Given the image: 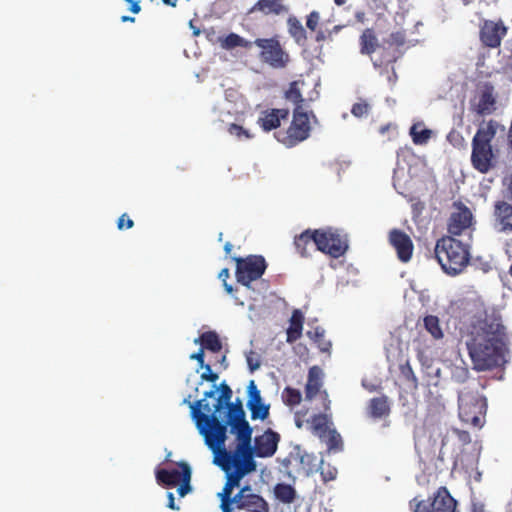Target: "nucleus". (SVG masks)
Returning <instances> with one entry per match:
<instances>
[{
    "label": "nucleus",
    "mask_w": 512,
    "mask_h": 512,
    "mask_svg": "<svg viewBox=\"0 0 512 512\" xmlns=\"http://www.w3.org/2000/svg\"><path fill=\"white\" fill-rule=\"evenodd\" d=\"M232 434L236 436L234 448L228 449L225 445V426L216 423L211 430L204 428L206 432L205 444L214 454V464L225 472L226 481L222 491L217 494L220 500V509L228 512L229 502L234 498L233 490L240 487L241 480L248 474L255 472L257 464L252 459L249 443L252 435V427L243 419L240 412H232Z\"/></svg>",
    "instance_id": "obj_1"
},
{
    "label": "nucleus",
    "mask_w": 512,
    "mask_h": 512,
    "mask_svg": "<svg viewBox=\"0 0 512 512\" xmlns=\"http://www.w3.org/2000/svg\"><path fill=\"white\" fill-rule=\"evenodd\" d=\"M466 347L477 372L502 369L509 362V340L500 317L486 316L478 320L472 327Z\"/></svg>",
    "instance_id": "obj_2"
},
{
    "label": "nucleus",
    "mask_w": 512,
    "mask_h": 512,
    "mask_svg": "<svg viewBox=\"0 0 512 512\" xmlns=\"http://www.w3.org/2000/svg\"><path fill=\"white\" fill-rule=\"evenodd\" d=\"M214 388L216 387L214 386ZM218 389L220 390V395L214 405L212 414H206L201 410L203 409L206 412L211 411L209 404L203 402L207 398L214 397L216 389L206 391L204 393L203 399L197 400L194 403H190L192 417L195 420L199 433L204 438L206 435L204 428L212 430L214 426H216V423L225 426V436H227L228 427L230 428L229 432L232 434V412H240L243 416V419L246 420L241 399L237 398L235 402H231L233 392L229 385L226 384V382H222Z\"/></svg>",
    "instance_id": "obj_3"
},
{
    "label": "nucleus",
    "mask_w": 512,
    "mask_h": 512,
    "mask_svg": "<svg viewBox=\"0 0 512 512\" xmlns=\"http://www.w3.org/2000/svg\"><path fill=\"white\" fill-rule=\"evenodd\" d=\"M486 381L473 378L458 391V414L462 422L473 427L483 425L487 412V398L482 393Z\"/></svg>",
    "instance_id": "obj_4"
},
{
    "label": "nucleus",
    "mask_w": 512,
    "mask_h": 512,
    "mask_svg": "<svg viewBox=\"0 0 512 512\" xmlns=\"http://www.w3.org/2000/svg\"><path fill=\"white\" fill-rule=\"evenodd\" d=\"M497 128L498 123L494 120L483 122L472 139L471 164L482 174L488 173L497 165V152L492 147Z\"/></svg>",
    "instance_id": "obj_5"
},
{
    "label": "nucleus",
    "mask_w": 512,
    "mask_h": 512,
    "mask_svg": "<svg viewBox=\"0 0 512 512\" xmlns=\"http://www.w3.org/2000/svg\"><path fill=\"white\" fill-rule=\"evenodd\" d=\"M434 253L442 270L450 276L463 272L470 261L469 247L452 236L438 239Z\"/></svg>",
    "instance_id": "obj_6"
},
{
    "label": "nucleus",
    "mask_w": 512,
    "mask_h": 512,
    "mask_svg": "<svg viewBox=\"0 0 512 512\" xmlns=\"http://www.w3.org/2000/svg\"><path fill=\"white\" fill-rule=\"evenodd\" d=\"M311 132L309 116L298 106L293 110V118L289 127L285 130H278L274 136L278 142L288 148H292L306 140Z\"/></svg>",
    "instance_id": "obj_7"
},
{
    "label": "nucleus",
    "mask_w": 512,
    "mask_h": 512,
    "mask_svg": "<svg viewBox=\"0 0 512 512\" xmlns=\"http://www.w3.org/2000/svg\"><path fill=\"white\" fill-rule=\"evenodd\" d=\"M228 512H270L269 503L255 493L249 485H245L234 494L229 502ZM222 512H227L221 509Z\"/></svg>",
    "instance_id": "obj_8"
},
{
    "label": "nucleus",
    "mask_w": 512,
    "mask_h": 512,
    "mask_svg": "<svg viewBox=\"0 0 512 512\" xmlns=\"http://www.w3.org/2000/svg\"><path fill=\"white\" fill-rule=\"evenodd\" d=\"M233 260L236 262L237 281L246 287H250L253 281L261 278L267 268L265 258L261 255L234 257Z\"/></svg>",
    "instance_id": "obj_9"
},
{
    "label": "nucleus",
    "mask_w": 512,
    "mask_h": 512,
    "mask_svg": "<svg viewBox=\"0 0 512 512\" xmlns=\"http://www.w3.org/2000/svg\"><path fill=\"white\" fill-rule=\"evenodd\" d=\"M409 504L414 512H454L457 502L448 489L442 486L437 489L432 498L427 500L413 498Z\"/></svg>",
    "instance_id": "obj_10"
},
{
    "label": "nucleus",
    "mask_w": 512,
    "mask_h": 512,
    "mask_svg": "<svg viewBox=\"0 0 512 512\" xmlns=\"http://www.w3.org/2000/svg\"><path fill=\"white\" fill-rule=\"evenodd\" d=\"M253 44L261 50L260 59L273 68H284L290 61L288 53L284 51L276 37L257 38Z\"/></svg>",
    "instance_id": "obj_11"
},
{
    "label": "nucleus",
    "mask_w": 512,
    "mask_h": 512,
    "mask_svg": "<svg viewBox=\"0 0 512 512\" xmlns=\"http://www.w3.org/2000/svg\"><path fill=\"white\" fill-rule=\"evenodd\" d=\"M315 246L317 250L333 258L341 257L348 248L346 241L338 233L330 229H316Z\"/></svg>",
    "instance_id": "obj_12"
},
{
    "label": "nucleus",
    "mask_w": 512,
    "mask_h": 512,
    "mask_svg": "<svg viewBox=\"0 0 512 512\" xmlns=\"http://www.w3.org/2000/svg\"><path fill=\"white\" fill-rule=\"evenodd\" d=\"M507 34V27L499 20L498 22L492 20H484L480 26L479 38L481 43L488 48H498L501 45L502 39Z\"/></svg>",
    "instance_id": "obj_13"
},
{
    "label": "nucleus",
    "mask_w": 512,
    "mask_h": 512,
    "mask_svg": "<svg viewBox=\"0 0 512 512\" xmlns=\"http://www.w3.org/2000/svg\"><path fill=\"white\" fill-rule=\"evenodd\" d=\"M279 441L280 435L271 429H267L262 435L255 437L254 446L249 443L252 459H254V456L259 458L273 456L277 450ZM250 442H252V439Z\"/></svg>",
    "instance_id": "obj_14"
},
{
    "label": "nucleus",
    "mask_w": 512,
    "mask_h": 512,
    "mask_svg": "<svg viewBox=\"0 0 512 512\" xmlns=\"http://www.w3.org/2000/svg\"><path fill=\"white\" fill-rule=\"evenodd\" d=\"M388 241L396 251L399 261L407 263L411 260L414 244L407 233L398 228L391 229L388 234Z\"/></svg>",
    "instance_id": "obj_15"
},
{
    "label": "nucleus",
    "mask_w": 512,
    "mask_h": 512,
    "mask_svg": "<svg viewBox=\"0 0 512 512\" xmlns=\"http://www.w3.org/2000/svg\"><path fill=\"white\" fill-rule=\"evenodd\" d=\"M453 206L455 210L448 220V232L458 236L471 227L473 215L470 209L461 202H455Z\"/></svg>",
    "instance_id": "obj_16"
},
{
    "label": "nucleus",
    "mask_w": 512,
    "mask_h": 512,
    "mask_svg": "<svg viewBox=\"0 0 512 512\" xmlns=\"http://www.w3.org/2000/svg\"><path fill=\"white\" fill-rule=\"evenodd\" d=\"M288 117L289 110L287 108L266 109L260 113L257 123L263 131L269 132L279 128L281 121L287 120Z\"/></svg>",
    "instance_id": "obj_17"
},
{
    "label": "nucleus",
    "mask_w": 512,
    "mask_h": 512,
    "mask_svg": "<svg viewBox=\"0 0 512 512\" xmlns=\"http://www.w3.org/2000/svg\"><path fill=\"white\" fill-rule=\"evenodd\" d=\"M311 455L307 453H301L300 451L291 452L284 460L283 466L287 470L288 474H291L294 468V472L302 475H309L311 472Z\"/></svg>",
    "instance_id": "obj_18"
},
{
    "label": "nucleus",
    "mask_w": 512,
    "mask_h": 512,
    "mask_svg": "<svg viewBox=\"0 0 512 512\" xmlns=\"http://www.w3.org/2000/svg\"><path fill=\"white\" fill-rule=\"evenodd\" d=\"M288 12L284 0H258L247 12L248 15L260 13L262 16L281 15Z\"/></svg>",
    "instance_id": "obj_19"
},
{
    "label": "nucleus",
    "mask_w": 512,
    "mask_h": 512,
    "mask_svg": "<svg viewBox=\"0 0 512 512\" xmlns=\"http://www.w3.org/2000/svg\"><path fill=\"white\" fill-rule=\"evenodd\" d=\"M496 100L493 88L486 87L479 95L478 101L471 103V109L480 116L489 115L495 110Z\"/></svg>",
    "instance_id": "obj_20"
},
{
    "label": "nucleus",
    "mask_w": 512,
    "mask_h": 512,
    "mask_svg": "<svg viewBox=\"0 0 512 512\" xmlns=\"http://www.w3.org/2000/svg\"><path fill=\"white\" fill-rule=\"evenodd\" d=\"M180 471L177 469H158L156 471V480L160 485L165 487H174L179 484L184 478V467L189 466L186 462L178 464Z\"/></svg>",
    "instance_id": "obj_21"
},
{
    "label": "nucleus",
    "mask_w": 512,
    "mask_h": 512,
    "mask_svg": "<svg viewBox=\"0 0 512 512\" xmlns=\"http://www.w3.org/2000/svg\"><path fill=\"white\" fill-rule=\"evenodd\" d=\"M323 371L319 366H312L308 371V379L305 385V398L311 401L322 387Z\"/></svg>",
    "instance_id": "obj_22"
},
{
    "label": "nucleus",
    "mask_w": 512,
    "mask_h": 512,
    "mask_svg": "<svg viewBox=\"0 0 512 512\" xmlns=\"http://www.w3.org/2000/svg\"><path fill=\"white\" fill-rule=\"evenodd\" d=\"M494 216L501 225L502 231H512V205L505 201H497L494 206Z\"/></svg>",
    "instance_id": "obj_23"
},
{
    "label": "nucleus",
    "mask_w": 512,
    "mask_h": 512,
    "mask_svg": "<svg viewBox=\"0 0 512 512\" xmlns=\"http://www.w3.org/2000/svg\"><path fill=\"white\" fill-rule=\"evenodd\" d=\"M304 323V315L299 309H295L292 312L291 318L289 320V327L286 331L287 338L286 341L288 343H294L302 336Z\"/></svg>",
    "instance_id": "obj_24"
},
{
    "label": "nucleus",
    "mask_w": 512,
    "mask_h": 512,
    "mask_svg": "<svg viewBox=\"0 0 512 512\" xmlns=\"http://www.w3.org/2000/svg\"><path fill=\"white\" fill-rule=\"evenodd\" d=\"M390 405L388 402V397L382 395L380 397L372 398L368 404V413L370 417L374 419H380L382 417H386L390 414Z\"/></svg>",
    "instance_id": "obj_25"
},
{
    "label": "nucleus",
    "mask_w": 512,
    "mask_h": 512,
    "mask_svg": "<svg viewBox=\"0 0 512 512\" xmlns=\"http://www.w3.org/2000/svg\"><path fill=\"white\" fill-rule=\"evenodd\" d=\"M316 239V230L307 229L303 231L300 235L296 236L294 239V245L297 252L302 257H307L309 255V247L315 245Z\"/></svg>",
    "instance_id": "obj_26"
},
{
    "label": "nucleus",
    "mask_w": 512,
    "mask_h": 512,
    "mask_svg": "<svg viewBox=\"0 0 512 512\" xmlns=\"http://www.w3.org/2000/svg\"><path fill=\"white\" fill-rule=\"evenodd\" d=\"M218 42L220 43L221 48L225 50H232L237 47L250 49L253 45V42L246 40L245 38L233 32L224 37H219Z\"/></svg>",
    "instance_id": "obj_27"
},
{
    "label": "nucleus",
    "mask_w": 512,
    "mask_h": 512,
    "mask_svg": "<svg viewBox=\"0 0 512 512\" xmlns=\"http://www.w3.org/2000/svg\"><path fill=\"white\" fill-rule=\"evenodd\" d=\"M195 343H200L203 350L207 349L214 353H217L222 349V343L215 331L202 333L198 339H195Z\"/></svg>",
    "instance_id": "obj_28"
},
{
    "label": "nucleus",
    "mask_w": 512,
    "mask_h": 512,
    "mask_svg": "<svg viewBox=\"0 0 512 512\" xmlns=\"http://www.w3.org/2000/svg\"><path fill=\"white\" fill-rule=\"evenodd\" d=\"M360 52L361 54L371 55L376 51L378 39L373 29H365L360 36Z\"/></svg>",
    "instance_id": "obj_29"
},
{
    "label": "nucleus",
    "mask_w": 512,
    "mask_h": 512,
    "mask_svg": "<svg viewBox=\"0 0 512 512\" xmlns=\"http://www.w3.org/2000/svg\"><path fill=\"white\" fill-rule=\"evenodd\" d=\"M329 417L326 413L315 414L311 418V430L319 438L324 439L327 433L331 430L329 428Z\"/></svg>",
    "instance_id": "obj_30"
},
{
    "label": "nucleus",
    "mask_w": 512,
    "mask_h": 512,
    "mask_svg": "<svg viewBox=\"0 0 512 512\" xmlns=\"http://www.w3.org/2000/svg\"><path fill=\"white\" fill-rule=\"evenodd\" d=\"M274 493L276 498L286 504L292 503L296 498V491L295 489L285 483H279L274 488Z\"/></svg>",
    "instance_id": "obj_31"
},
{
    "label": "nucleus",
    "mask_w": 512,
    "mask_h": 512,
    "mask_svg": "<svg viewBox=\"0 0 512 512\" xmlns=\"http://www.w3.org/2000/svg\"><path fill=\"white\" fill-rule=\"evenodd\" d=\"M324 334V329L319 326L307 331V336L317 344L320 351L328 352L331 348V342L325 339Z\"/></svg>",
    "instance_id": "obj_32"
},
{
    "label": "nucleus",
    "mask_w": 512,
    "mask_h": 512,
    "mask_svg": "<svg viewBox=\"0 0 512 512\" xmlns=\"http://www.w3.org/2000/svg\"><path fill=\"white\" fill-rule=\"evenodd\" d=\"M410 135L414 144L423 145L431 138L432 131L430 129L423 128L422 124L417 123L410 128Z\"/></svg>",
    "instance_id": "obj_33"
},
{
    "label": "nucleus",
    "mask_w": 512,
    "mask_h": 512,
    "mask_svg": "<svg viewBox=\"0 0 512 512\" xmlns=\"http://www.w3.org/2000/svg\"><path fill=\"white\" fill-rule=\"evenodd\" d=\"M424 327L427 330V332L430 333V335L435 340H440L444 337L443 330L440 326V321L437 316L434 315H427L424 320Z\"/></svg>",
    "instance_id": "obj_34"
},
{
    "label": "nucleus",
    "mask_w": 512,
    "mask_h": 512,
    "mask_svg": "<svg viewBox=\"0 0 512 512\" xmlns=\"http://www.w3.org/2000/svg\"><path fill=\"white\" fill-rule=\"evenodd\" d=\"M472 379L473 378H470V371L467 366L454 365L451 368V380L454 383L461 384V385L465 386Z\"/></svg>",
    "instance_id": "obj_35"
},
{
    "label": "nucleus",
    "mask_w": 512,
    "mask_h": 512,
    "mask_svg": "<svg viewBox=\"0 0 512 512\" xmlns=\"http://www.w3.org/2000/svg\"><path fill=\"white\" fill-rule=\"evenodd\" d=\"M282 401L287 406H297L302 401V394L300 390L287 386L282 391Z\"/></svg>",
    "instance_id": "obj_36"
},
{
    "label": "nucleus",
    "mask_w": 512,
    "mask_h": 512,
    "mask_svg": "<svg viewBox=\"0 0 512 512\" xmlns=\"http://www.w3.org/2000/svg\"><path fill=\"white\" fill-rule=\"evenodd\" d=\"M285 98L296 104V107H302L304 99L299 88V82L293 81L290 83L288 90L285 92Z\"/></svg>",
    "instance_id": "obj_37"
},
{
    "label": "nucleus",
    "mask_w": 512,
    "mask_h": 512,
    "mask_svg": "<svg viewBox=\"0 0 512 512\" xmlns=\"http://www.w3.org/2000/svg\"><path fill=\"white\" fill-rule=\"evenodd\" d=\"M326 445L329 451H341L343 448V441L341 435L335 430H330L326 435Z\"/></svg>",
    "instance_id": "obj_38"
},
{
    "label": "nucleus",
    "mask_w": 512,
    "mask_h": 512,
    "mask_svg": "<svg viewBox=\"0 0 512 512\" xmlns=\"http://www.w3.org/2000/svg\"><path fill=\"white\" fill-rule=\"evenodd\" d=\"M400 373L402 377L411 383L413 389L418 388V379L412 369V366L409 360H406L405 363L401 364L399 367Z\"/></svg>",
    "instance_id": "obj_39"
},
{
    "label": "nucleus",
    "mask_w": 512,
    "mask_h": 512,
    "mask_svg": "<svg viewBox=\"0 0 512 512\" xmlns=\"http://www.w3.org/2000/svg\"><path fill=\"white\" fill-rule=\"evenodd\" d=\"M262 403L260 391L258 390L254 380H251L248 385V401L247 407L252 408L254 405Z\"/></svg>",
    "instance_id": "obj_40"
},
{
    "label": "nucleus",
    "mask_w": 512,
    "mask_h": 512,
    "mask_svg": "<svg viewBox=\"0 0 512 512\" xmlns=\"http://www.w3.org/2000/svg\"><path fill=\"white\" fill-rule=\"evenodd\" d=\"M320 475L322 477L323 482H329L335 480L338 474L336 467L330 465L329 463H325L321 461L319 466Z\"/></svg>",
    "instance_id": "obj_41"
},
{
    "label": "nucleus",
    "mask_w": 512,
    "mask_h": 512,
    "mask_svg": "<svg viewBox=\"0 0 512 512\" xmlns=\"http://www.w3.org/2000/svg\"><path fill=\"white\" fill-rule=\"evenodd\" d=\"M190 481H191V468H190V466H185L184 467V478L179 483L180 486L177 489L179 496L184 497L187 493H189L191 491Z\"/></svg>",
    "instance_id": "obj_42"
},
{
    "label": "nucleus",
    "mask_w": 512,
    "mask_h": 512,
    "mask_svg": "<svg viewBox=\"0 0 512 512\" xmlns=\"http://www.w3.org/2000/svg\"><path fill=\"white\" fill-rule=\"evenodd\" d=\"M269 409L270 406L263 403L254 405L252 408H249L251 412V418L253 420H265L269 416Z\"/></svg>",
    "instance_id": "obj_43"
},
{
    "label": "nucleus",
    "mask_w": 512,
    "mask_h": 512,
    "mask_svg": "<svg viewBox=\"0 0 512 512\" xmlns=\"http://www.w3.org/2000/svg\"><path fill=\"white\" fill-rule=\"evenodd\" d=\"M290 33L295 38L297 43L304 42L306 40V31L300 22L295 21L290 24Z\"/></svg>",
    "instance_id": "obj_44"
},
{
    "label": "nucleus",
    "mask_w": 512,
    "mask_h": 512,
    "mask_svg": "<svg viewBox=\"0 0 512 512\" xmlns=\"http://www.w3.org/2000/svg\"><path fill=\"white\" fill-rule=\"evenodd\" d=\"M369 111H370V105L365 100H361L360 102L353 104V106L351 108V113L357 118L367 116Z\"/></svg>",
    "instance_id": "obj_45"
},
{
    "label": "nucleus",
    "mask_w": 512,
    "mask_h": 512,
    "mask_svg": "<svg viewBox=\"0 0 512 512\" xmlns=\"http://www.w3.org/2000/svg\"><path fill=\"white\" fill-rule=\"evenodd\" d=\"M447 141L456 148H462L465 146V139L461 132L456 129H452L447 135Z\"/></svg>",
    "instance_id": "obj_46"
},
{
    "label": "nucleus",
    "mask_w": 512,
    "mask_h": 512,
    "mask_svg": "<svg viewBox=\"0 0 512 512\" xmlns=\"http://www.w3.org/2000/svg\"><path fill=\"white\" fill-rule=\"evenodd\" d=\"M228 132L235 136L237 139H250L252 135L248 130L244 129L242 126L232 123L228 127Z\"/></svg>",
    "instance_id": "obj_47"
},
{
    "label": "nucleus",
    "mask_w": 512,
    "mask_h": 512,
    "mask_svg": "<svg viewBox=\"0 0 512 512\" xmlns=\"http://www.w3.org/2000/svg\"><path fill=\"white\" fill-rule=\"evenodd\" d=\"M246 361L251 372L256 371L261 366L260 356L255 351H250L246 355Z\"/></svg>",
    "instance_id": "obj_48"
},
{
    "label": "nucleus",
    "mask_w": 512,
    "mask_h": 512,
    "mask_svg": "<svg viewBox=\"0 0 512 512\" xmlns=\"http://www.w3.org/2000/svg\"><path fill=\"white\" fill-rule=\"evenodd\" d=\"M205 371L201 374V379L208 382H216L219 378L217 373L212 372L211 366L209 364H205L202 367Z\"/></svg>",
    "instance_id": "obj_49"
},
{
    "label": "nucleus",
    "mask_w": 512,
    "mask_h": 512,
    "mask_svg": "<svg viewBox=\"0 0 512 512\" xmlns=\"http://www.w3.org/2000/svg\"><path fill=\"white\" fill-rule=\"evenodd\" d=\"M230 272L228 268H223L218 275V278L222 281L225 291L228 294H231L233 292L232 285L227 283V279L229 278Z\"/></svg>",
    "instance_id": "obj_50"
},
{
    "label": "nucleus",
    "mask_w": 512,
    "mask_h": 512,
    "mask_svg": "<svg viewBox=\"0 0 512 512\" xmlns=\"http://www.w3.org/2000/svg\"><path fill=\"white\" fill-rule=\"evenodd\" d=\"M134 226V222L130 219L127 214H122L117 221V228L119 230L130 229Z\"/></svg>",
    "instance_id": "obj_51"
},
{
    "label": "nucleus",
    "mask_w": 512,
    "mask_h": 512,
    "mask_svg": "<svg viewBox=\"0 0 512 512\" xmlns=\"http://www.w3.org/2000/svg\"><path fill=\"white\" fill-rule=\"evenodd\" d=\"M319 13L316 12V11H312L308 16H307V21H306V26L314 31L318 25V22H319Z\"/></svg>",
    "instance_id": "obj_52"
},
{
    "label": "nucleus",
    "mask_w": 512,
    "mask_h": 512,
    "mask_svg": "<svg viewBox=\"0 0 512 512\" xmlns=\"http://www.w3.org/2000/svg\"><path fill=\"white\" fill-rule=\"evenodd\" d=\"M405 35L402 32H395L390 34L389 43L396 46H402L405 43Z\"/></svg>",
    "instance_id": "obj_53"
},
{
    "label": "nucleus",
    "mask_w": 512,
    "mask_h": 512,
    "mask_svg": "<svg viewBox=\"0 0 512 512\" xmlns=\"http://www.w3.org/2000/svg\"><path fill=\"white\" fill-rule=\"evenodd\" d=\"M417 359L424 367H430V364L432 362V359L428 357L424 350L418 349L417 350Z\"/></svg>",
    "instance_id": "obj_54"
},
{
    "label": "nucleus",
    "mask_w": 512,
    "mask_h": 512,
    "mask_svg": "<svg viewBox=\"0 0 512 512\" xmlns=\"http://www.w3.org/2000/svg\"><path fill=\"white\" fill-rule=\"evenodd\" d=\"M190 359L196 360L199 363L200 368L204 367V350L201 348L198 352L190 355Z\"/></svg>",
    "instance_id": "obj_55"
},
{
    "label": "nucleus",
    "mask_w": 512,
    "mask_h": 512,
    "mask_svg": "<svg viewBox=\"0 0 512 512\" xmlns=\"http://www.w3.org/2000/svg\"><path fill=\"white\" fill-rule=\"evenodd\" d=\"M472 512H485V505L479 500H473L471 503Z\"/></svg>",
    "instance_id": "obj_56"
},
{
    "label": "nucleus",
    "mask_w": 512,
    "mask_h": 512,
    "mask_svg": "<svg viewBox=\"0 0 512 512\" xmlns=\"http://www.w3.org/2000/svg\"><path fill=\"white\" fill-rule=\"evenodd\" d=\"M320 396H321V398L323 400L324 411L326 412V411H328L330 409V405H331V401L329 399L327 391L320 392Z\"/></svg>",
    "instance_id": "obj_57"
},
{
    "label": "nucleus",
    "mask_w": 512,
    "mask_h": 512,
    "mask_svg": "<svg viewBox=\"0 0 512 512\" xmlns=\"http://www.w3.org/2000/svg\"><path fill=\"white\" fill-rule=\"evenodd\" d=\"M459 440L466 444L471 441L470 435L467 431L456 430Z\"/></svg>",
    "instance_id": "obj_58"
},
{
    "label": "nucleus",
    "mask_w": 512,
    "mask_h": 512,
    "mask_svg": "<svg viewBox=\"0 0 512 512\" xmlns=\"http://www.w3.org/2000/svg\"><path fill=\"white\" fill-rule=\"evenodd\" d=\"M167 498H168V503H167L168 508H170L172 510H178L179 508L175 504V499H174V495L172 492H168Z\"/></svg>",
    "instance_id": "obj_59"
},
{
    "label": "nucleus",
    "mask_w": 512,
    "mask_h": 512,
    "mask_svg": "<svg viewBox=\"0 0 512 512\" xmlns=\"http://www.w3.org/2000/svg\"><path fill=\"white\" fill-rule=\"evenodd\" d=\"M130 11L134 14H138L141 11V6L139 4V1L135 0L133 3H131Z\"/></svg>",
    "instance_id": "obj_60"
},
{
    "label": "nucleus",
    "mask_w": 512,
    "mask_h": 512,
    "mask_svg": "<svg viewBox=\"0 0 512 512\" xmlns=\"http://www.w3.org/2000/svg\"><path fill=\"white\" fill-rule=\"evenodd\" d=\"M505 253L508 255L509 258H512V239L506 242Z\"/></svg>",
    "instance_id": "obj_61"
},
{
    "label": "nucleus",
    "mask_w": 512,
    "mask_h": 512,
    "mask_svg": "<svg viewBox=\"0 0 512 512\" xmlns=\"http://www.w3.org/2000/svg\"><path fill=\"white\" fill-rule=\"evenodd\" d=\"M295 424L298 428H302L303 426V419L300 416V412L295 414Z\"/></svg>",
    "instance_id": "obj_62"
},
{
    "label": "nucleus",
    "mask_w": 512,
    "mask_h": 512,
    "mask_svg": "<svg viewBox=\"0 0 512 512\" xmlns=\"http://www.w3.org/2000/svg\"><path fill=\"white\" fill-rule=\"evenodd\" d=\"M233 245L230 242H226L224 245V251L226 255H229L232 251Z\"/></svg>",
    "instance_id": "obj_63"
},
{
    "label": "nucleus",
    "mask_w": 512,
    "mask_h": 512,
    "mask_svg": "<svg viewBox=\"0 0 512 512\" xmlns=\"http://www.w3.org/2000/svg\"><path fill=\"white\" fill-rule=\"evenodd\" d=\"M508 192H509V199L512 201V175L509 177V181H508Z\"/></svg>",
    "instance_id": "obj_64"
}]
</instances>
